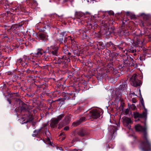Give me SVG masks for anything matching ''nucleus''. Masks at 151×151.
Returning a JSON list of instances; mask_svg holds the SVG:
<instances>
[{"mask_svg":"<svg viewBox=\"0 0 151 151\" xmlns=\"http://www.w3.org/2000/svg\"><path fill=\"white\" fill-rule=\"evenodd\" d=\"M135 129L137 131L143 132L142 139L141 140L139 144V149L142 151H150L151 143L148 138L146 132L147 127L146 123L145 124L144 128L139 124H138L135 126Z\"/></svg>","mask_w":151,"mask_h":151,"instance_id":"f257e3e1","label":"nucleus"},{"mask_svg":"<svg viewBox=\"0 0 151 151\" xmlns=\"http://www.w3.org/2000/svg\"><path fill=\"white\" fill-rule=\"evenodd\" d=\"M130 81L131 85L137 87L141 84V82L137 78V75L134 74L132 77L130 78Z\"/></svg>","mask_w":151,"mask_h":151,"instance_id":"f03ea898","label":"nucleus"},{"mask_svg":"<svg viewBox=\"0 0 151 151\" xmlns=\"http://www.w3.org/2000/svg\"><path fill=\"white\" fill-rule=\"evenodd\" d=\"M100 112L97 110H93L90 111L89 116L91 118L96 119L100 116Z\"/></svg>","mask_w":151,"mask_h":151,"instance_id":"7ed1b4c3","label":"nucleus"},{"mask_svg":"<svg viewBox=\"0 0 151 151\" xmlns=\"http://www.w3.org/2000/svg\"><path fill=\"white\" fill-rule=\"evenodd\" d=\"M63 117V115H60L57 118L53 119L51 120L50 125L52 127H54L58 124L59 121Z\"/></svg>","mask_w":151,"mask_h":151,"instance_id":"20e7f679","label":"nucleus"},{"mask_svg":"<svg viewBox=\"0 0 151 151\" xmlns=\"http://www.w3.org/2000/svg\"><path fill=\"white\" fill-rule=\"evenodd\" d=\"M132 122L131 119L128 117H125L123 119V123L124 125L126 127H128L129 129L131 130L130 128L131 126L129 125L132 123Z\"/></svg>","mask_w":151,"mask_h":151,"instance_id":"39448f33","label":"nucleus"},{"mask_svg":"<svg viewBox=\"0 0 151 151\" xmlns=\"http://www.w3.org/2000/svg\"><path fill=\"white\" fill-rule=\"evenodd\" d=\"M145 111L143 112L142 114H140L137 112L134 113V116L135 118L137 117L144 118L147 115V110L146 109L144 108Z\"/></svg>","mask_w":151,"mask_h":151,"instance_id":"423d86ee","label":"nucleus"},{"mask_svg":"<svg viewBox=\"0 0 151 151\" xmlns=\"http://www.w3.org/2000/svg\"><path fill=\"white\" fill-rule=\"evenodd\" d=\"M32 119L33 118L32 116L30 115L25 118L24 117H22L20 119V121H22V122H21L20 123L22 124L27 123L28 122L32 121Z\"/></svg>","mask_w":151,"mask_h":151,"instance_id":"0eeeda50","label":"nucleus"},{"mask_svg":"<svg viewBox=\"0 0 151 151\" xmlns=\"http://www.w3.org/2000/svg\"><path fill=\"white\" fill-rule=\"evenodd\" d=\"M58 47L57 46H52L50 47V52H51L53 55H56L57 53Z\"/></svg>","mask_w":151,"mask_h":151,"instance_id":"6e6552de","label":"nucleus"},{"mask_svg":"<svg viewBox=\"0 0 151 151\" xmlns=\"http://www.w3.org/2000/svg\"><path fill=\"white\" fill-rule=\"evenodd\" d=\"M85 15V14L84 13H82L81 12H76L75 13V17L79 19L80 17Z\"/></svg>","mask_w":151,"mask_h":151,"instance_id":"1a4fd4ad","label":"nucleus"},{"mask_svg":"<svg viewBox=\"0 0 151 151\" xmlns=\"http://www.w3.org/2000/svg\"><path fill=\"white\" fill-rule=\"evenodd\" d=\"M44 52L43 51L42 49H39L37 50V52L35 53V55L37 57H38L42 54Z\"/></svg>","mask_w":151,"mask_h":151,"instance_id":"9d476101","label":"nucleus"},{"mask_svg":"<svg viewBox=\"0 0 151 151\" xmlns=\"http://www.w3.org/2000/svg\"><path fill=\"white\" fill-rule=\"evenodd\" d=\"M71 118V115H68L66 116L64 119V122L66 124H68L70 122Z\"/></svg>","mask_w":151,"mask_h":151,"instance_id":"9b49d317","label":"nucleus"},{"mask_svg":"<svg viewBox=\"0 0 151 151\" xmlns=\"http://www.w3.org/2000/svg\"><path fill=\"white\" fill-rule=\"evenodd\" d=\"M66 35L65 32H61L60 34V38H59L58 40L60 41V42H62L63 40V38H65V37Z\"/></svg>","mask_w":151,"mask_h":151,"instance_id":"f8f14e48","label":"nucleus"},{"mask_svg":"<svg viewBox=\"0 0 151 151\" xmlns=\"http://www.w3.org/2000/svg\"><path fill=\"white\" fill-rule=\"evenodd\" d=\"M66 58V57L64 56H62L61 57H60L59 58V59L58 60V63H63L65 62L64 60Z\"/></svg>","mask_w":151,"mask_h":151,"instance_id":"ddd939ff","label":"nucleus"},{"mask_svg":"<svg viewBox=\"0 0 151 151\" xmlns=\"http://www.w3.org/2000/svg\"><path fill=\"white\" fill-rule=\"evenodd\" d=\"M67 48V46L65 45L63 48V52L65 54H69L70 53Z\"/></svg>","mask_w":151,"mask_h":151,"instance_id":"4468645a","label":"nucleus"},{"mask_svg":"<svg viewBox=\"0 0 151 151\" xmlns=\"http://www.w3.org/2000/svg\"><path fill=\"white\" fill-rule=\"evenodd\" d=\"M45 143L47 144L52 145V143L50 141V139L48 136L47 137V138H46V139L45 140Z\"/></svg>","mask_w":151,"mask_h":151,"instance_id":"2eb2a0df","label":"nucleus"},{"mask_svg":"<svg viewBox=\"0 0 151 151\" xmlns=\"http://www.w3.org/2000/svg\"><path fill=\"white\" fill-rule=\"evenodd\" d=\"M81 123L79 120H78L73 123V125L74 127H76L79 125Z\"/></svg>","mask_w":151,"mask_h":151,"instance_id":"dca6fc26","label":"nucleus"},{"mask_svg":"<svg viewBox=\"0 0 151 151\" xmlns=\"http://www.w3.org/2000/svg\"><path fill=\"white\" fill-rule=\"evenodd\" d=\"M87 118L85 116H83L81 117L79 119V120L80 122L81 123L85 122Z\"/></svg>","mask_w":151,"mask_h":151,"instance_id":"f3484780","label":"nucleus"},{"mask_svg":"<svg viewBox=\"0 0 151 151\" xmlns=\"http://www.w3.org/2000/svg\"><path fill=\"white\" fill-rule=\"evenodd\" d=\"M39 36L40 38H41L42 39H43L45 37V34L43 33H40L39 34Z\"/></svg>","mask_w":151,"mask_h":151,"instance_id":"a211bd4d","label":"nucleus"},{"mask_svg":"<svg viewBox=\"0 0 151 151\" xmlns=\"http://www.w3.org/2000/svg\"><path fill=\"white\" fill-rule=\"evenodd\" d=\"M85 132H84L82 130H81L79 132V134L81 136H83L85 135Z\"/></svg>","mask_w":151,"mask_h":151,"instance_id":"6ab92c4d","label":"nucleus"},{"mask_svg":"<svg viewBox=\"0 0 151 151\" xmlns=\"http://www.w3.org/2000/svg\"><path fill=\"white\" fill-rule=\"evenodd\" d=\"M130 107L132 110H134L136 108V106L134 104H132L131 105H130Z\"/></svg>","mask_w":151,"mask_h":151,"instance_id":"aec40b11","label":"nucleus"},{"mask_svg":"<svg viewBox=\"0 0 151 151\" xmlns=\"http://www.w3.org/2000/svg\"><path fill=\"white\" fill-rule=\"evenodd\" d=\"M44 59L45 60H46V61L48 60L49 59L48 56L45 55L44 56Z\"/></svg>","mask_w":151,"mask_h":151,"instance_id":"412c9836","label":"nucleus"},{"mask_svg":"<svg viewBox=\"0 0 151 151\" xmlns=\"http://www.w3.org/2000/svg\"><path fill=\"white\" fill-rule=\"evenodd\" d=\"M34 133H35V134H33V136H36V135L37 134H38V131L36 130H35L34 132Z\"/></svg>","mask_w":151,"mask_h":151,"instance_id":"4be33fe9","label":"nucleus"},{"mask_svg":"<svg viewBox=\"0 0 151 151\" xmlns=\"http://www.w3.org/2000/svg\"><path fill=\"white\" fill-rule=\"evenodd\" d=\"M64 130H68L69 129V127H66L64 128Z\"/></svg>","mask_w":151,"mask_h":151,"instance_id":"5701e85b","label":"nucleus"},{"mask_svg":"<svg viewBox=\"0 0 151 151\" xmlns=\"http://www.w3.org/2000/svg\"><path fill=\"white\" fill-rule=\"evenodd\" d=\"M22 59H19L18 61V62L19 63H22Z\"/></svg>","mask_w":151,"mask_h":151,"instance_id":"b1692460","label":"nucleus"},{"mask_svg":"<svg viewBox=\"0 0 151 151\" xmlns=\"http://www.w3.org/2000/svg\"><path fill=\"white\" fill-rule=\"evenodd\" d=\"M132 101L133 103H135L137 102L136 100L135 99H132Z\"/></svg>","mask_w":151,"mask_h":151,"instance_id":"393cba45","label":"nucleus"},{"mask_svg":"<svg viewBox=\"0 0 151 151\" xmlns=\"http://www.w3.org/2000/svg\"><path fill=\"white\" fill-rule=\"evenodd\" d=\"M109 14L111 15H113L114 14V13L113 12H109Z\"/></svg>","mask_w":151,"mask_h":151,"instance_id":"a878e982","label":"nucleus"},{"mask_svg":"<svg viewBox=\"0 0 151 151\" xmlns=\"http://www.w3.org/2000/svg\"><path fill=\"white\" fill-rule=\"evenodd\" d=\"M31 60L32 61V62H33V64L34 65H37V63H35L34 61L32 60H32Z\"/></svg>","mask_w":151,"mask_h":151,"instance_id":"bb28decb","label":"nucleus"},{"mask_svg":"<svg viewBox=\"0 0 151 151\" xmlns=\"http://www.w3.org/2000/svg\"><path fill=\"white\" fill-rule=\"evenodd\" d=\"M7 101H9L10 104H11V101L10 99H8Z\"/></svg>","mask_w":151,"mask_h":151,"instance_id":"cd10ccee","label":"nucleus"},{"mask_svg":"<svg viewBox=\"0 0 151 151\" xmlns=\"http://www.w3.org/2000/svg\"><path fill=\"white\" fill-rule=\"evenodd\" d=\"M124 87L125 88H126L127 87V84L126 83H125L124 84Z\"/></svg>","mask_w":151,"mask_h":151,"instance_id":"c85d7f7f","label":"nucleus"},{"mask_svg":"<svg viewBox=\"0 0 151 151\" xmlns=\"http://www.w3.org/2000/svg\"><path fill=\"white\" fill-rule=\"evenodd\" d=\"M129 12H126V15L127 16H129Z\"/></svg>","mask_w":151,"mask_h":151,"instance_id":"c756f323","label":"nucleus"},{"mask_svg":"<svg viewBox=\"0 0 151 151\" xmlns=\"http://www.w3.org/2000/svg\"><path fill=\"white\" fill-rule=\"evenodd\" d=\"M131 61H132V63L131 64V65H134V64L133 62L134 61L132 59H131Z\"/></svg>","mask_w":151,"mask_h":151,"instance_id":"7c9ffc66","label":"nucleus"},{"mask_svg":"<svg viewBox=\"0 0 151 151\" xmlns=\"http://www.w3.org/2000/svg\"><path fill=\"white\" fill-rule=\"evenodd\" d=\"M85 14H91V13L88 12H86L85 13H84Z\"/></svg>","mask_w":151,"mask_h":151,"instance_id":"2f4dec72","label":"nucleus"},{"mask_svg":"<svg viewBox=\"0 0 151 151\" xmlns=\"http://www.w3.org/2000/svg\"><path fill=\"white\" fill-rule=\"evenodd\" d=\"M59 149L60 150H62V147H58L57 149Z\"/></svg>","mask_w":151,"mask_h":151,"instance_id":"473e14b6","label":"nucleus"},{"mask_svg":"<svg viewBox=\"0 0 151 151\" xmlns=\"http://www.w3.org/2000/svg\"><path fill=\"white\" fill-rule=\"evenodd\" d=\"M49 134H50V133H49V132H46V133H45V134H46V135H47V134H48V135H49Z\"/></svg>","mask_w":151,"mask_h":151,"instance_id":"72a5a7b5","label":"nucleus"},{"mask_svg":"<svg viewBox=\"0 0 151 151\" xmlns=\"http://www.w3.org/2000/svg\"><path fill=\"white\" fill-rule=\"evenodd\" d=\"M63 133H60V136H62V135H63Z\"/></svg>","mask_w":151,"mask_h":151,"instance_id":"f704fd0d","label":"nucleus"},{"mask_svg":"<svg viewBox=\"0 0 151 151\" xmlns=\"http://www.w3.org/2000/svg\"><path fill=\"white\" fill-rule=\"evenodd\" d=\"M64 139H65V137H63V138H62V140H63Z\"/></svg>","mask_w":151,"mask_h":151,"instance_id":"c9c22d12","label":"nucleus"},{"mask_svg":"<svg viewBox=\"0 0 151 151\" xmlns=\"http://www.w3.org/2000/svg\"><path fill=\"white\" fill-rule=\"evenodd\" d=\"M136 52V50H133V51H132V52Z\"/></svg>","mask_w":151,"mask_h":151,"instance_id":"e433bc0d","label":"nucleus"},{"mask_svg":"<svg viewBox=\"0 0 151 151\" xmlns=\"http://www.w3.org/2000/svg\"><path fill=\"white\" fill-rule=\"evenodd\" d=\"M142 105H143V107H145V106H144V104H143V103H142Z\"/></svg>","mask_w":151,"mask_h":151,"instance_id":"4c0bfd02","label":"nucleus"},{"mask_svg":"<svg viewBox=\"0 0 151 151\" xmlns=\"http://www.w3.org/2000/svg\"><path fill=\"white\" fill-rule=\"evenodd\" d=\"M64 104V102H63L62 103H61V105L63 104Z\"/></svg>","mask_w":151,"mask_h":151,"instance_id":"58836bf2","label":"nucleus"},{"mask_svg":"<svg viewBox=\"0 0 151 151\" xmlns=\"http://www.w3.org/2000/svg\"><path fill=\"white\" fill-rule=\"evenodd\" d=\"M132 94L134 95L135 94V93H132Z\"/></svg>","mask_w":151,"mask_h":151,"instance_id":"ea45409f","label":"nucleus"},{"mask_svg":"<svg viewBox=\"0 0 151 151\" xmlns=\"http://www.w3.org/2000/svg\"><path fill=\"white\" fill-rule=\"evenodd\" d=\"M25 59H27V57H26Z\"/></svg>","mask_w":151,"mask_h":151,"instance_id":"a19ab883","label":"nucleus"},{"mask_svg":"<svg viewBox=\"0 0 151 151\" xmlns=\"http://www.w3.org/2000/svg\"><path fill=\"white\" fill-rule=\"evenodd\" d=\"M60 104H61V102H60Z\"/></svg>","mask_w":151,"mask_h":151,"instance_id":"79ce46f5","label":"nucleus"}]
</instances>
